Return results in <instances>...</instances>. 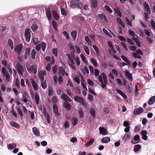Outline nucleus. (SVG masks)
Segmentation results:
<instances>
[{"label":"nucleus","mask_w":155,"mask_h":155,"mask_svg":"<svg viewBox=\"0 0 155 155\" xmlns=\"http://www.w3.org/2000/svg\"><path fill=\"white\" fill-rule=\"evenodd\" d=\"M64 105L65 107L68 110H71V106L70 104L67 102H65L64 103Z\"/></svg>","instance_id":"29"},{"label":"nucleus","mask_w":155,"mask_h":155,"mask_svg":"<svg viewBox=\"0 0 155 155\" xmlns=\"http://www.w3.org/2000/svg\"><path fill=\"white\" fill-rule=\"evenodd\" d=\"M140 140V136L139 135H136L131 140V143L134 144H135L139 143Z\"/></svg>","instance_id":"5"},{"label":"nucleus","mask_w":155,"mask_h":155,"mask_svg":"<svg viewBox=\"0 0 155 155\" xmlns=\"http://www.w3.org/2000/svg\"><path fill=\"white\" fill-rule=\"evenodd\" d=\"M31 31L30 29L28 28H26L25 30V37L26 40L28 42L29 41L31 38Z\"/></svg>","instance_id":"2"},{"label":"nucleus","mask_w":155,"mask_h":155,"mask_svg":"<svg viewBox=\"0 0 155 155\" xmlns=\"http://www.w3.org/2000/svg\"><path fill=\"white\" fill-rule=\"evenodd\" d=\"M32 84L33 87L35 91H37L38 89V86L37 84L34 81L33 79H31Z\"/></svg>","instance_id":"21"},{"label":"nucleus","mask_w":155,"mask_h":155,"mask_svg":"<svg viewBox=\"0 0 155 155\" xmlns=\"http://www.w3.org/2000/svg\"><path fill=\"white\" fill-rule=\"evenodd\" d=\"M11 112L12 114L15 117H17V114L15 111L14 110V109L13 108L11 111Z\"/></svg>","instance_id":"64"},{"label":"nucleus","mask_w":155,"mask_h":155,"mask_svg":"<svg viewBox=\"0 0 155 155\" xmlns=\"http://www.w3.org/2000/svg\"><path fill=\"white\" fill-rule=\"evenodd\" d=\"M69 45L70 47V50L73 53L75 52L74 48L73 46L71 44H69Z\"/></svg>","instance_id":"62"},{"label":"nucleus","mask_w":155,"mask_h":155,"mask_svg":"<svg viewBox=\"0 0 155 155\" xmlns=\"http://www.w3.org/2000/svg\"><path fill=\"white\" fill-rule=\"evenodd\" d=\"M63 34L64 36L66 38L68 39H69V37L67 32L66 31H64L63 32Z\"/></svg>","instance_id":"59"},{"label":"nucleus","mask_w":155,"mask_h":155,"mask_svg":"<svg viewBox=\"0 0 155 155\" xmlns=\"http://www.w3.org/2000/svg\"><path fill=\"white\" fill-rule=\"evenodd\" d=\"M121 57L122 59L126 63L130 66H131V64L130 61L128 60L127 58L124 55H121Z\"/></svg>","instance_id":"13"},{"label":"nucleus","mask_w":155,"mask_h":155,"mask_svg":"<svg viewBox=\"0 0 155 155\" xmlns=\"http://www.w3.org/2000/svg\"><path fill=\"white\" fill-rule=\"evenodd\" d=\"M78 120L76 117H74L72 118V124L73 126H75L77 124Z\"/></svg>","instance_id":"35"},{"label":"nucleus","mask_w":155,"mask_h":155,"mask_svg":"<svg viewBox=\"0 0 155 155\" xmlns=\"http://www.w3.org/2000/svg\"><path fill=\"white\" fill-rule=\"evenodd\" d=\"M98 79L99 81L101 83V86L103 88H104L106 87V85L104 84L103 82L102 76L101 75H100L98 77Z\"/></svg>","instance_id":"22"},{"label":"nucleus","mask_w":155,"mask_h":155,"mask_svg":"<svg viewBox=\"0 0 155 155\" xmlns=\"http://www.w3.org/2000/svg\"><path fill=\"white\" fill-rule=\"evenodd\" d=\"M36 51H35V50L34 49H33L32 50V51L31 52V57L33 59H35V56L36 54Z\"/></svg>","instance_id":"31"},{"label":"nucleus","mask_w":155,"mask_h":155,"mask_svg":"<svg viewBox=\"0 0 155 155\" xmlns=\"http://www.w3.org/2000/svg\"><path fill=\"white\" fill-rule=\"evenodd\" d=\"M99 130L100 134L103 135H106L107 134V133L106 129L104 127H100L99 128Z\"/></svg>","instance_id":"11"},{"label":"nucleus","mask_w":155,"mask_h":155,"mask_svg":"<svg viewBox=\"0 0 155 155\" xmlns=\"http://www.w3.org/2000/svg\"><path fill=\"white\" fill-rule=\"evenodd\" d=\"M155 102V96H153L151 97L149 99L148 102V104L149 105H151L154 104Z\"/></svg>","instance_id":"25"},{"label":"nucleus","mask_w":155,"mask_h":155,"mask_svg":"<svg viewBox=\"0 0 155 155\" xmlns=\"http://www.w3.org/2000/svg\"><path fill=\"white\" fill-rule=\"evenodd\" d=\"M16 146V144L14 143H13L8 145V148L9 149L12 150Z\"/></svg>","instance_id":"28"},{"label":"nucleus","mask_w":155,"mask_h":155,"mask_svg":"<svg viewBox=\"0 0 155 155\" xmlns=\"http://www.w3.org/2000/svg\"><path fill=\"white\" fill-rule=\"evenodd\" d=\"M125 19L128 25L130 27H132L133 25L131 21H130L127 17H126Z\"/></svg>","instance_id":"42"},{"label":"nucleus","mask_w":155,"mask_h":155,"mask_svg":"<svg viewBox=\"0 0 155 155\" xmlns=\"http://www.w3.org/2000/svg\"><path fill=\"white\" fill-rule=\"evenodd\" d=\"M52 14L53 17L56 20H58L59 19V17L55 10L53 11Z\"/></svg>","instance_id":"15"},{"label":"nucleus","mask_w":155,"mask_h":155,"mask_svg":"<svg viewBox=\"0 0 155 155\" xmlns=\"http://www.w3.org/2000/svg\"><path fill=\"white\" fill-rule=\"evenodd\" d=\"M52 25L53 27L55 30L57 31V24L56 22L55 21H52Z\"/></svg>","instance_id":"38"},{"label":"nucleus","mask_w":155,"mask_h":155,"mask_svg":"<svg viewBox=\"0 0 155 155\" xmlns=\"http://www.w3.org/2000/svg\"><path fill=\"white\" fill-rule=\"evenodd\" d=\"M141 147L140 145L137 144L134 146V150L135 152H137L141 148Z\"/></svg>","instance_id":"36"},{"label":"nucleus","mask_w":155,"mask_h":155,"mask_svg":"<svg viewBox=\"0 0 155 155\" xmlns=\"http://www.w3.org/2000/svg\"><path fill=\"white\" fill-rule=\"evenodd\" d=\"M116 91L118 93L120 94L124 99H125L126 98V96L125 95L124 93L122 91H121L119 89H118L116 90Z\"/></svg>","instance_id":"26"},{"label":"nucleus","mask_w":155,"mask_h":155,"mask_svg":"<svg viewBox=\"0 0 155 155\" xmlns=\"http://www.w3.org/2000/svg\"><path fill=\"white\" fill-rule=\"evenodd\" d=\"M140 128H141V126L140 124L137 125V126H136L135 127V129H134L135 132H138L140 130Z\"/></svg>","instance_id":"46"},{"label":"nucleus","mask_w":155,"mask_h":155,"mask_svg":"<svg viewBox=\"0 0 155 155\" xmlns=\"http://www.w3.org/2000/svg\"><path fill=\"white\" fill-rule=\"evenodd\" d=\"M40 109L43 113L45 117H46L48 114H47L45 108L44 107L43 105H41L40 106Z\"/></svg>","instance_id":"16"},{"label":"nucleus","mask_w":155,"mask_h":155,"mask_svg":"<svg viewBox=\"0 0 155 155\" xmlns=\"http://www.w3.org/2000/svg\"><path fill=\"white\" fill-rule=\"evenodd\" d=\"M32 131L34 134L37 136H40V133L36 127H33L32 128Z\"/></svg>","instance_id":"18"},{"label":"nucleus","mask_w":155,"mask_h":155,"mask_svg":"<svg viewBox=\"0 0 155 155\" xmlns=\"http://www.w3.org/2000/svg\"><path fill=\"white\" fill-rule=\"evenodd\" d=\"M10 125L12 127L18 128L19 127V125L13 121L10 122Z\"/></svg>","instance_id":"23"},{"label":"nucleus","mask_w":155,"mask_h":155,"mask_svg":"<svg viewBox=\"0 0 155 155\" xmlns=\"http://www.w3.org/2000/svg\"><path fill=\"white\" fill-rule=\"evenodd\" d=\"M94 140L93 139H91L89 141H88L87 143L85 144V146L88 147L94 143Z\"/></svg>","instance_id":"32"},{"label":"nucleus","mask_w":155,"mask_h":155,"mask_svg":"<svg viewBox=\"0 0 155 155\" xmlns=\"http://www.w3.org/2000/svg\"><path fill=\"white\" fill-rule=\"evenodd\" d=\"M91 5L94 8H96L97 5V0H91Z\"/></svg>","instance_id":"27"},{"label":"nucleus","mask_w":155,"mask_h":155,"mask_svg":"<svg viewBox=\"0 0 155 155\" xmlns=\"http://www.w3.org/2000/svg\"><path fill=\"white\" fill-rule=\"evenodd\" d=\"M41 85L42 88L44 89L46 88L47 87V84L44 81L41 82Z\"/></svg>","instance_id":"48"},{"label":"nucleus","mask_w":155,"mask_h":155,"mask_svg":"<svg viewBox=\"0 0 155 155\" xmlns=\"http://www.w3.org/2000/svg\"><path fill=\"white\" fill-rule=\"evenodd\" d=\"M67 56L68 59L70 61L71 63L73 64H74L75 63L70 55L69 54H67Z\"/></svg>","instance_id":"39"},{"label":"nucleus","mask_w":155,"mask_h":155,"mask_svg":"<svg viewBox=\"0 0 155 155\" xmlns=\"http://www.w3.org/2000/svg\"><path fill=\"white\" fill-rule=\"evenodd\" d=\"M71 37L73 40H75L76 38L77 35V31H72L71 33Z\"/></svg>","instance_id":"24"},{"label":"nucleus","mask_w":155,"mask_h":155,"mask_svg":"<svg viewBox=\"0 0 155 155\" xmlns=\"http://www.w3.org/2000/svg\"><path fill=\"white\" fill-rule=\"evenodd\" d=\"M104 8L110 13H111L112 12V10L111 9L108 5H105L104 6Z\"/></svg>","instance_id":"43"},{"label":"nucleus","mask_w":155,"mask_h":155,"mask_svg":"<svg viewBox=\"0 0 155 155\" xmlns=\"http://www.w3.org/2000/svg\"><path fill=\"white\" fill-rule=\"evenodd\" d=\"M78 112L79 114V117L80 118H82L84 116V112L81 108H80L78 110Z\"/></svg>","instance_id":"30"},{"label":"nucleus","mask_w":155,"mask_h":155,"mask_svg":"<svg viewBox=\"0 0 155 155\" xmlns=\"http://www.w3.org/2000/svg\"><path fill=\"white\" fill-rule=\"evenodd\" d=\"M8 43L11 49L13 50V44L12 40L11 39H8Z\"/></svg>","instance_id":"34"},{"label":"nucleus","mask_w":155,"mask_h":155,"mask_svg":"<svg viewBox=\"0 0 155 155\" xmlns=\"http://www.w3.org/2000/svg\"><path fill=\"white\" fill-rule=\"evenodd\" d=\"M61 98L67 102L68 101L71 102L72 100L71 98L69 97L66 94H62L61 97Z\"/></svg>","instance_id":"10"},{"label":"nucleus","mask_w":155,"mask_h":155,"mask_svg":"<svg viewBox=\"0 0 155 155\" xmlns=\"http://www.w3.org/2000/svg\"><path fill=\"white\" fill-rule=\"evenodd\" d=\"M125 73L127 78L132 81L133 80V77L132 74L127 70L125 71Z\"/></svg>","instance_id":"12"},{"label":"nucleus","mask_w":155,"mask_h":155,"mask_svg":"<svg viewBox=\"0 0 155 155\" xmlns=\"http://www.w3.org/2000/svg\"><path fill=\"white\" fill-rule=\"evenodd\" d=\"M84 49L86 53L87 54L89 55L90 54L89 49L88 47L86 46H84Z\"/></svg>","instance_id":"45"},{"label":"nucleus","mask_w":155,"mask_h":155,"mask_svg":"<svg viewBox=\"0 0 155 155\" xmlns=\"http://www.w3.org/2000/svg\"><path fill=\"white\" fill-rule=\"evenodd\" d=\"M53 112L57 115L59 114V112L58 107L56 104H54L53 105Z\"/></svg>","instance_id":"20"},{"label":"nucleus","mask_w":155,"mask_h":155,"mask_svg":"<svg viewBox=\"0 0 155 155\" xmlns=\"http://www.w3.org/2000/svg\"><path fill=\"white\" fill-rule=\"evenodd\" d=\"M80 57L82 61L85 63H86L87 62V61L83 54H81L80 55Z\"/></svg>","instance_id":"47"},{"label":"nucleus","mask_w":155,"mask_h":155,"mask_svg":"<svg viewBox=\"0 0 155 155\" xmlns=\"http://www.w3.org/2000/svg\"><path fill=\"white\" fill-rule=\"evenodd\" d=\"M2 73L3 74V76H5L6 78V80L8 82H9L10 80V76L8 71H6L5 68L3 67L2 69Z\"/></svg>","instance_id":"3"},{"label":"nucleus","mask_w":155,"mask_h":155,"mask_svg":"<svg viewBox=\"0 0 155 155\" xmlns=\"http://www.w3.org/2000/svg\"><path fill=\"white\" fill-rule=\"evenodd\" d=\"M35 99L36 104H39V96L37 93H35Z\"/></svg>","instance_id":"40"},{"label":"nucleus","mask_w":155,"mask_h":155,"mask_svg":"<svg viewBox=\"0 0 155 155\" xmlns=\"http://www.w3.org/2000/svg\"><path fill=\"white\" fill-rule=\"evenodd\" d=\"M52 53L55 57L57 55V49L56 48H53L52 50Z\"/></svg>","instance_id":"52"},{"label":"nucleus","mask_w":155,"mask_h":155,"mask_svg":"<svg viewBox=\"0 0 155 155\" xmlns=\"http://www.w3.org/2000/svg\"><path fill=\"white\" fill-rule=\"evenodd\" d=\"M127 42L130 44L132 45H134V43L130 38H127Z\"/></svg>","instance_id":"58"},{"label":"nucleus","mask_w":155,"mask_h":155,"mask_svg":"<svg viewBox=\"0 0 155 155\" xmlns=\"http://www.w3.org/2000/svg\"><path fill=\"white\" fill-rule=\"evenodd\" d=\"M28 70L29 72L31 73L33 72L34 74H36L37 72L36 66L33 65H32L28 69Z\"/></svg>","instance_id":"8"},{"label":"nucleus","mask_w":155,"mask_h":155,"mask_svg":"<svg viewBox=\"0 0 155 155\" xmlns=\"http://www.w3.org/2000/svg\"><path fill=\"white\" fill-rule=\"evenodd\" d=\"M57 69V67L56 65H55L54 66L52 67V71L54 74H56V72Z\"/></svg>","instance_id":"57"},{"label":"nucleus","mask_w":155,"mask_h":155,"mask_svg":"<svg viewBox=\"0 0 155 155\" xmlns=\"http://www.w3.org/2000/svg\"><path fill=\"white\" fill-rule=\"evenodd\" d=\"M144 8L146 10V11L149 14L151 13L150 9V8L148 4L146 2H144Z\"/></svg>","instance_id":"17"},{"label":"nucleus","mask_w":155,"mask_h":155,"mask_svg":"<svg viewBox=\"0 0 155 155\" xmlns=\"http://www.w3.org/2000/svg\"><path fill=\"white\" fill-rule=\"evenodd\" d=\"M38 28V26L35 23H33L31 26V28L33 31L35 32L36 31L37 29Z\"/></svg>","instance_id":"33"},{"label":"nucleus","mask_w":155,"mask_h":155,"mask_svg":"<svg viewBox=\"0 0 155 155\" xmlns=\"http://www.w3.org/2000/svg\"><path fill=\"white\" fill-rule=\"evenodd\" d=\"M102 74L103 78V81H104V84L106 85V84H107V78H106V75L104 73H102Z\"/></svg>","instance_id":"41"},{"label":"nucleus","mask_w":155,"mask_h":155,"mask_svg":"<svg viewBox=\"0 0 155 155\" xmlns=\"http://www.w3.org/2000/svg\"><path fill=\"white\" fill-rule=\"evenodd\" d=\"M97 17L101 20L104 21L106 23L108 22V20L104 14H98L97 15Z\"/></svg>","instance_id":"6"},{"label":"nucleus","mask_w":155,"mask_h":155,"mask_svg":"<svg viewBox=\"0 0 155 155\" xmlns=\"http://www.w3.org/2000/svg\"><path fill=\"white\" fill-rule=\"evenodd\" d=\"M74 99L75 101L80 103L82 105L84 106L85 105L86 103L83 97L76 96L74 97Z\"/></svg>","instance_id":"1"},{"label":"nucleus","mask_w":155,"mask_h":155,"mask_svg":"<svg viewBox=\"0 0 155 155\" xmlns=\"http://www.w3.org/2000/svg\"><path fill=\"white\" fill-rule=\"evenodd\" d=\"M90 113L91 115L93 117H95V113L94 110V109H91L90 111Z\"/></svg>","instance_id":"44"},{"label":"nucleus","mask_w":155,"mask_h":155,"mask_svg":"<svg viewBox=\"0 0 155 155\" xmlns=\"http://www.w3.org/2000/svg\"><path fill=\"white\" fill-rule=\"evenodd\" d=\"M74 59L75 60L77 65L78 66L80 64V63L79 59V58L78 57H76Z\"/></svg>","instance_id":"53"},{"label":"nucleus","mask_w":155,"mask_h":155,"mask_svg":"<svg viewBox=\"0 0 155 155\" xmlns=\"http://www.w3.org/2000/svg\"><path fill=\"white\" fill-rule=\"evenodd\" d=\"M91 61L94 65L97 67V61H95V60L93 58H91Z\"/></svg>","instance_id":"50"},{"label":"nucleus","mask_w":155,"mask_h":155,"mask_svg":"<svg viewBox=\"0 0 155 155\" xmlns=\"http://www.w3.org/2000/svg\"><path fill=\"white\" fill-rule=\"evenodd\" d=\"M61 13L62 15H67V12L66 11H65V9L61 8Z\"/></svg>","instance_id":"54"},{"label":"nucleus","mask_w":155,"mask_h":155,"mask_svg":"<svg viewBox=\"0 0 155 155\" xmlns=\"http://www.w3.org/2000/svg\"><path fill=\"white\" fill-rule=\"evenodd\" d=\"M143 110L142 107L137 108L134 110L133 114L135 115H139L143 112Z\"/></svg>","instance_id":"9"},{"label":"nucleus","mask_w":155,"mask_h":155,"mask_svg":"<svg viewBox=\"0 0 155 155\" xmlns=\"http://www.w3.org/2000/svg\"><path fill=\"white\" fill-rule=\"evenodd\" d=\"M118 38L120 41H126V39L123 36H118Z\"/></svg>","instance_id":"60"},{"label":"nucleus","mask_w":155,"mask_h":155,"mask_svg":"<svg viewBox=\"0 0 155 155\" xmlns=\"http://www.w3.org/2000/svg\"><path fill=\"white\" fill-rule=\"evenodd\" d=\"M92 47L95 50L96 53L97 54H98L99 53V50L97 47L96 45H93Z\"/></svg>","instance_id":"56"},{"label":"nucleus","mask_w":155,"mask_h":155,"mask_svg":"<svg viewBox=\"0 0 155 155\" xmlns=\"http://www.w3.org/2000/svg\"><path fill=\"white\" fill-rule=\"evenodd\" d=\"M30 49L29 48H27L26 52L25 53V58L26 59L28 56H29V55Z\"/></svg>","instance_id":"37"},{"label":"nucleus","mask_w":155,"mask_h":155,"mask_svg":"<svg viewBox=\"0 0 155 155\" xmlns=\"http://www.w3.org/2000/svg\"><path fill=\"white\" fill-rule=\"evenodd\" d=\"M128 32L129 34L132 37H134L135 36V34L134 32L132 31L129 30H128Z\"/></svg>","instance_id":"63"},{"label":"nucleus","mask_w":155,"mask_h":155,"mask_svg":"<svg viewBox=\"0 0 155 155\" xmlns=\"http://www.w3.org/2000/svg\"><path fill=\"white\" fill-rule=\"evenodd\" d=\"M46 15L49 20H51V15L50 10L49 9L46 10Z\"/></svg>","instance_id":"14"},{"label":"nucleus","mask_w":155,"mask_h":155,"mask_svg":"<svg viewBox=\"0 0 155 155\" xmlns=\"http://www.w3.org/2000/svg\"><path fill=\"white\" fill-rule=\"evenodd\" d=\"M46 47L45 43L44 42H42L41 43V48L43 51H44Z\"/></svg>","instance_id":"55"},{"label":"nucleus","mask_w":155,"mask_h":155,"mask_svg":"<svg viewBox=\"0 0 155 155\" xmlns=\"http://www.w3.org/2000/svg\"><path fill=\"white\" fill-rule=\"evenodd\" d=\"M103 111L107 115L109 113V109L107 107H104L103 109Z\"/></svg>","instance_id":"61"},{"label":"nucleus","mask_w":155,"mask_h":155,"mask_svg":"<svg viewBox=\"0 0 155 155\" xmlns=\"http://www.w3.org/2000/svg\"><path fill=\"white\" fill-rule=\"evenodd\" d=\"M103 31L106 35L108 36L109 37L111 38L112 37V36L110 35V33L106 29L104 28H103Z\"/></svg>","instance_id":"49"},{"label":"nucleus","mask_w":155,"mask_h":155,"mask_svg":"<svg viewBox=\"0 0 155 155\" xmlns=\"http://www.w3.org/2000/svg\"><path fill=\"white\" fill-rule=\"evenodd\" d=\"M16 67L18 73L22 75L23 74V72L24 71V69L22 66L19 62H18L17 64Z\"/></svg>","instance_id":"4"},{"label":"nucleus","mask_w":155,"mask_h":155,"mask_svg":"<svg viewBox=\"0 0 155 155\" xmlns=\"http://www.w3.org/2000/svg\"><path fill=\"white\" fill-rule=\"evenodd\" d=\"M22 48V45L21 44H19L15 48V52L17 53L18 55L20 54Z\"/></svg>","instance_id":"7"},{"label":"nucleus","mask_w":155,"mask_h":155,"mask_svg":"<svg viewBox=\"0 0 155 155\" xmlns=\"http://www.w3.org/2000/svg\"><path fill=\"white\" fill-rule=\"evenodd\" d=\"M33 43L35 45H36L39 43L38 39L35 37H34L33 38Z\"/></svg>","instance_id":"51"},{"label":"nucleus","mask_w":155,"mask_h":155,"mask_svg":"<svg viewBox=\"0 0 155 155\" xmlns=\"http://www.w3.org/2000/svg\"><path fill=\"white\" fill-rule=\"evenodd\" d=\"M110 138L108 137H105L103 138L101 140V141L103 143H107L109 142L110 141Z\"/></svg>","instance_id":"19"}]
</instances>
